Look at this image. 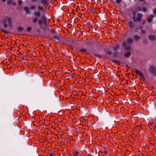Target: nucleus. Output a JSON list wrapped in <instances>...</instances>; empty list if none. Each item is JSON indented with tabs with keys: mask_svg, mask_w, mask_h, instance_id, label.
Masks as SVG:
<instances>
[{
	"mask_svg": "<svg viewBox=\"0 0 156 156\" xmlns=\"http://www.w3.org/2000/svg\"><path fill=\"white\" fill-rule=\"evenodd\" d=\"M34 17L32 18V22L34 23H36L38 22L39 25L41 26L43 24L45 26L48 25L47 19L45 16H42L41 17V20H39L38 18L41 16V13L40 11H37L34 12L33 14Z\"/></svg>",
	"mask_w": 156,
	"mask_h": 156,
	"instance_id": "nucleus-1",
	"label": "nucleus"
},
{
	"mask_svg": "<svg viewBox=\"0 0 156 156\" xmlns=\"http://www.w3.org/2000/svg\"><path fill=\"white\" fill-rule=\"evenodd\" d=\"M132 17L133 20L135 23L140 22L142 20L143 14L141 13H138L136 14L135 11L133 12Z\"/></svg>",
	"mask_w": 156,
	"mask_h": 156,
	"instance_id": "nucleus-2",
	"label": "nucleus"
},
{
	"mask_svg": "<svg viewBox=\"0 0 156 156\" xmlns=\"http://www.w3.org/2000/svg\"><path fill=\"white\" fill-rule=\"evenodd\" d=\"M3 27L4 28H6L9 26L10 27L12 26V19L9 17H7L4 19L3 22Z\"/></svg>",
	"mask_w": 156,
	"mask_h": 156,
	"instance_id": "nucleus-3",
	"label": "nucleus"
},
{
	"mask_svg": "<svg viewBox=\"0 0 156 156\" xmlns=\"http://www.w3.org/2000/svg\"><path fill=\"white\" fill-rule=\"evenodd\" d=\"M149 71L152 74L156 76V68L152 66H150L149 68Z\"/></svg>",
	"mask_w": 156,
	"mask_h": 156,
	"instance_id": "nucleus-4",
	"label": "nucleus"
},
{
	"mask_svg": "<svg viewBox=\"0 0 156 156\" xmlns=\"http://www.w3.org/2000/svg\"><path fill=\"white\" fill-rule=\"evenodd\" d=\"M127 43L126 41H124L122 42V45L123 47L124 48L125 51H129L130 49V47L127 45Z\"/></svg>",
	"mask_w": 156,
	"mask_h": 156,
	"instance_id": "nucleus-5",
	"label": "nucleus"
},
{
	"mask_svg": "<svg viewBox=\"0 0 156 156\" xmlns=\"http://www.w3.org/2000/svg\"><path fill=\"white\" fill-rule=\"evenodd\" d=\"M60 34H59L57 33V34H55L51 37V39L54 41H58L60 39Z\"/></svg>",
	"mask_w": 156,
	"mask_h": 156,
	"instance_id": "nucleus-6",
	"label": "nucleus"
},
{
	"mask_svg": "<svg viewBox=\"0 0 156 156\" xmlns=\"http://www.w3.org/2000/svg\"><path fill=\"white\" fill-rule=\"evenodd\" d=\"M126 24L130 29L133 28L135 26V23L131 20L128 22Z\"/></svg>",
	"mask_w": 156,
	"mask_h": 156,
	"instance_id": "nucleus-7",
	"label": "nucleus"
},
{
	"mask_svg": "<svg viewBox=\"0 0 156 156\" xmlns=\"http://www.w3.org/2000/svg\"><path fill=\"white\" fill-rule=\"evenodd\" d=\"M154 17V16L153 15H151L146 18V20L148 23H151L152 22V19Z\"/></svg>",
	"mask_w": 156,
	"mask_h": 156,
	"instance_id": "nucleus-8",
	"label": "nucleus"
},
{
	"mask_svg": "<svg viewBox=\"0 0 156 156\" xmlns=\"http://www.w3.org/2000/svg\"><path fill=\"white\" fill-rule=\"evenodd\" d=\"M134 40L130 37H128L126 39V41L129 44H131L133 43Z\"/></svg>",
	"mask_w": 156,
	"mask_h": 156,
	"instance_id": "nucleus-9",
	"label": "nucleus"
},
{
	"mask_svg": "<svg viewBox=\"0 0 156 156\" xmlns=\"http://www.w3.org/2000/svg\"><path fill=\"white\" fill-rule=\"evenodd\" d=\"M136 71L137 74H138L139 77H140L142 78H144V74L142 72L137 70H136Z\"/></svg>",
	"mask_w": 156,
	"mask_h": 156,
	"instance_id": "nucleus-10",
	"label": "nucleus"
},
{
	"mask_svg": "<svg viewBox=\"0 0 156 156\" xmlns=\"http://www.w3.org/2000/svg\"><path fill=\"white\" fill-rule=\"evenodd\" d=\"M148 38L151 41H154L155 39V36L153 35H149L148 37Z\"/></svg>",
	"mask_w": 156,
	"mask_h": 156,
	"instance_id": "nucleus-11",
	"label": "nucleus"
},
{
	"mask_svg": "<svg viewBox=\"0 0 156 156\" xmlns=\"http://www.w3.org/2000/svg\"><path fill=\"white\" fill-rule=\"evenodd\" d=\"M17 30L18 31H19L20 32H22L23 30L24 29L23 27L19 26L18 27H16Z\"/></svg>",
	"mask_w": 156,
	"mask_h": 156,
	"instance_id": "nucleus-12",
	"label": "nucleus"
},
{
	"mask_svg": "<svg viewBox=\"0 0 156 156\" xmlns=\"http://www.w3.org/2000/svg\"><path fill=\"white\" fill-rule=\"evenodd\" d=\"M79 52H82L85 53H87V49L86 48H81L79 49Z\"/></svg>",
	"mask_w": 156,
	"mask_h": 156,
	"instance_id": "nucleus-13",
	"label": "nucleus"
},
{
	"mask_svg": "<svg viewBox=\"0 0 156 156\" xmlns=\"http://www.w3.org/2000/svg\"><path fill=\"white\" fill-rule=\"evenodd\" d=\"M69 41V42L70 43V45L72 46H73L74 44V40H72L71 39H67Z\"/></svg>",
	"mask_w": 156,
	"mask_h": 156,
	"instance_id": "nucleus-14",
	"label": "nucleus"
},
{
	"mask_svg": "<svg viewBox=\"0 0 156 156\" xmlns=\"http://www.w3.org/2000/svg\"><path fill=\"white\" fill-rule=\"evenodd\" d=\"M92 41H89L88 40H87L85 41V44L87 45H91L92 44Z\"/></svg>",
	"mask_w": 156,
	"mask_h": 156,
	"instance_id": "nucleus-15",
	"label": "nucleus"
},
{
	"mask_svg": "<svg viewBox=\"0 0 156 156\" xmlns=\"http://www.w3.org/2000/svg\"><path fill=\"white\" fill-rule=\"evenodd\" d=\"M130 55L131 53L130 52L128 51L124 54V56L126 58H128L130 56Z\"/></svg>",
	"mask_w": 156,
	"mask_h": 156,
	"instance_id": "nucleus-16",
	"label": "nucleus"
},
{
	"mask_svg": "<svg viewBox=\"0 0 156 156\" xmlns=\"http://www.w3.org/2000/svg\"><path fill=\"white\" fill-rule=\"evenodd\" d=\"M112 62H113L116 64H117L118 65H119L120 64V62L119 61L117 60H114L113 59L112 61Z\"/></svg>",
	"mask_w": 156,
	"mask_h": 156,
	"instance_id": "nucleus-17",
	"label": "nucleus"
},
{
	"mask_svg": "<svg viewBox=\"0 0 156 156\" xmlns=\"http://www.w3.org/2000/svg\"><path fill=\"white\" fill-rule=\"evenodd\" d=\"M119 47V44H116L115 46L113 47L112 48L113 49L115 50H116Z\"/></svg>",
	"mask_w": 156,
	"mask_h": 156,
	"instance_id": "nucleus-18",
	"label": "nucleus"
},
{
	"mask_svg": "<svg viewBox=\"0 0 156 156\" xmlns=\"http://www.w3.org/2000/svg\"><path fill=\"white\" fill-rule=\"evenodd\" d=\"M133 37L136 41H137L140 38V37L137 35H134Z\"/></svg>",
	"mask_w": 156,
	"mask_h": 156,
	"instance_id": "nucleus-19",
	"label": "nucleus"
},
{
	"mask_svg": "<svg viewBox=\"0 0 156 156\" xmlns=\"http://www.w3.org/2000/svg\"><path fill=\"white\" fill-rule=\"evenodd\" d=\"M67 39H69V38H66L65 39V42H64V44H68L70 45V43L69 42V41Z\"/></svg>",
	"mask_w": 156,
	"mask_h": 156,
	"instance_id": "nucleus-20",
	"label": "nucleus"
},
{
	"mask_svg": "<svg viewBox=\"0 0 156 156\" xmlns=\"http://www.w3.org/2000/svg\"><path fill=\"white\" fill-rule=\"evenodd\" d=\"M24 10L25 11L26 14H28L30 13L29 11V8L27 7H25L24 8Z\"/></svg>",
	"mask_w": 156,
	"mask_h": 156,
	"instance_id": "nucleus-21",
	"label": "nucleus"
},
{
	"mask_svg": "<svg viewBox=\"0 0 156 156\" xmlns=\"http://www.w3.org/2000/svg\"><path fill=\"white\" fill-rule=\"evenodd\" d=\"M37 8L38 10L41 11L42 12H43L44 10L42 7L41 5H38L37 6Z\"/></svg>",
	"mask_w": 156,
	"mask_h": 156,
	"instance_id": "nucleus-22",
	"label": "nucleus"
},
{
	"mask_svg": "<svg viewBox=\"0 0 156 156\" xmlns=\"http://www.w3.org/2000/svg\"><path fill=\"white\" fill-rule=\"evenodd\" d=\"M92 56H95V57H97L99 58H101L102 57V56L101 55H98L96 54H94L92 55Z\"/></svg>",
	"mask_w": 156,
	"mask_h": 156,
	"instance_id": "nucleus-23",
	"label": "nucleus"
},
{
	"mask_svg": "<svg viewBox=\"0 0 156 156\" xmlns=\"http://www.w3.org/2000/svg\"><path fill=\"white\" fill-rule=\"evenodd\" d=\"M1 31H2L3 32L5 33V34H8L9 33V32H8V31H6V30H3V29H1L0 30Z\"/></svg>",
	"mask_w": 156,
	"mask_h": 156,
	"instance_id": "nucleus-24",
	"label": "nucleus"
},
{
	"mask_svg": "<svg viewBox=\"0 0 156 156\" xmlns=\"http://www.w3.org/2000/svg\"><path fill=\"white\" fill-rule=\"evenodd\" d=\"M32 29V28L31 27H28L27 28V30L28 32L30 31Z\"/></svg>",
	"mask_w": 156,
	"mask_h": 156,
	"instance_id": "nucleus-25",
	"label": "nucleus"
},
{
	"mask_svg": "<svg viewBox=\"0 0 156 156\" xmlns=\"http://www.w3.org/2000/svg\"><path fill=\"white\" fill-rule=\"evenodd\" d=\"M79 154L78 151H75L73 154V156H77V154Z\"/></svg>",
	"mask_w": 156,
	"mask_h": 156,
	"instance_id": "nucleus-26",
	"label": "nucleus"
},
{
	"mask_svg": "<svg viewBox=\"0 0 156 156\" xmlns=\"http://www.w3.org/2000/svg\"><path fill=\"white\" fill-rule=\"evenodd\" d=\"M146 20L145 19H144L142 21V24L143 25H144L146 23Z\"/></svg>",
	"mask_w": 156,
	"mask_h": 156,
	"instance_id": "nucleus-27",
	"label": "nucleus"
},
{
	"mask_svg": "<svg viewBox=\"0 0 156 156\" xmlns=\"http://www.w3.org/2000/svg\"><path fill=\"white\" fill-rule=\"evenodd\" d=\"M12 0H8L7 1V4L8 5H10L12 3Z\"/></svg>",
	"mask_w": 156,
	"mask_h": 156,
	"instance_id": "nucleus-28",
	"label": "nucleus"
},
{
	"mask_svg": "<svg viewBox=\"0 0 156 156\" xmlns=\"http://www.w3.org/2000/svg\"><path fill=\"white\" fill-rule=\"evenodd\" d=\"M19 5H21L22 3V1L21 0H19L18 1Z\"/></svg>",
	"mask_w": 156,
	"mask_h": 156,
	"instance_id": "nucleus-29",
	"label": "nucleus"
},
{
	"mask_svg": "<svg viewBox=\"0 0 156 156\" xmlns=\"http://www.w3.org/2000/svg\"><path fill=\"white\" fill-rule=\"evenodd\" d=\"M141 33L143 34H144L146 33V31L144 30H141Z\"/></svg>",
	"mask_w": 156,
	"mask_h": 156,
	"instance_id": "nucleus-30",
	"label": "nucleus"
},
{
	"mask_svg": "<svg viewBox=\"0 0 156 156\" xmlns=\"http://www.w3.org/2000/svg\"><path fill=\"white\" fill-rule=\"evenodd\" d=\"M121 1V0H116V2L117 4H120Z\"/></svg>",
	"mask_w": 156,
	"mask_h": 156,
	"instance_id": "nucleus-31",
	"label": "nucleus"
},
{
	"mask_svg": "<svg viewBox=\"0 0 156 156\" xmlns=\"http://www.w3.org/2000/svg\"><path fill=\"white\" fill-rule=\"evenodd\" d=\"M35 6L34 5L30 7V9H35Z\"/></svg>",
	"mask_w": 156,
	"mask_h": 156,
	"instance_id": "nucleus-32",
	"label": "nucleus"
},
{
	"mask_svg": "<svg viewBox=\"0 0 156 156\" xmlns=\"http://www.w3.org/2000/svg\"><path fill=\"white\" fill-rule=\"evenodd\" d=\"M51 32L53 34H54L55 33V30H54L53 29H52L51 30Z\"/></svg>",
	"mask_w": 156,
	"mask_h": 156,
	"instance_id": "nucleus-33",
	"label": "nucleus"
},
{
	"mask_svg": "<svg viewBox=\"0 0 156 156\" xmlns=\"http://www.w3.org/2000/svg\"><path fill=\"white\" fill-rule=\"evenodd\" d=\"M143 43L144 44H146L147 43V41L146 40H145L143 41Z\"/></svg>",
	"mask_w": 156,
	"mask_h": 156,
	"instance_id": "nucleus-34",
	"label": "nucleus"
},
{
	"mask_svg": "<svg viewBox=\"0 0 156 156\" xmlns=\"http://www.w3.org/2000/svg\"><path fill=\"white\" fill-rule=\"evenodd\" d=\"M49 156H55L54 154L53 153H51L49 154Z\"/></svg>",
	"mask_w": 156,
	"mask_h": 156,
	"instance_id": "nucleus-35",
	"label": "nucleus"
},
{
	"mask_svg": "<svg viewBox=\"0 0 156 156\" xmlns=\"http://www.w3.org/2000/svg\"><path fill=\"white\" fill-rule=\"evenodd\" d=\"M13 6H15L16 5V3L15 2H12V3Z\"/></svg>",
	"mask_w": 156,
	"mask_h": 156,
	"instance_id": "nucleus-36",
	"label": "nucleus"
},
{
	"mask_svg": "<svg viewBox=\"0 0 156 156\" xmlns=\"http://www.w3.org/2000/svg\"><path fill=\"white\" fill-rule=\"evenodd\" d=\"M107 54L111 55L112 54V52L111 51H108L107 53Z\"/></svg>",
	"mask_w": 156,
	"mask_h": 156,
	"instance_id": "nucleus-37",
	"label": "nucleus"
},
{
	"mask_svg": "<svg viewBox=\"0 0 156 156\" xmlns=\"http://www.w3.org/2000/svg\"><path fill=\"white\" fill-rule=\"evenodd\" d=\"M154 14L156 15V8L154 9Z\"/></svg>",
	"mask_w": 156,
	"mask_h": 156,
	"instance_id": "nucleus-38",
	"label": "nucleus"
},
{
	"mask_svg": "<svg viewBox=\"0 0 156 156\" xmlns=\"http://www.w3.org/2000/svg\"><path fill=\"white\" fill-rule=\"evenodd\" d=\"M142 28V26H140V27H138V28L141 29Z\"/></svg>",
	"mask_w": 156,
	"mask_h": 156,
	"instance_id": "nucleus-39",
	"label": "nucleus"
},
{
	"mask_svg": "<svg viewBox=\"0 0 156 156\" xmlns=\"http://www.w3.org/2000/svg\"><path fill=\"white\" fill-rule=\"evenodd\" d=\"M114 56L115 57V56H116V52L114 53Z\"/></svg>",
	"mask_w": 156,
	"mask_h": 156,
	"instance_id": "nucleus-40",
	"label": "nucleus"
},
{
	"mask_svg": "<svg viewBox=\"0 0 156 156\" xmlns=\"http://www.w3.org/2000/svg\"><path fill=\"white\" fill-rule=\"evenodd\" d=\"M107 154V151H106L105 152V154Z\"/></svg>",
	"mask_w": 156,
	"mask_h": 156,
	"instance_id": "nucleus-41",
	"label": "nucleus"
},
{
	"mask_svg": "<svg viewBox=\"0 0 156 156\" xmlns=\"http://www.w3.org/2000/svg\"><path fill=\"white\" fill-rule=\"evenodd\" d=\"M2 1L3 2H5L6 1V0H2Z\"/></svg>",
	"mask_w": 156,
	"mask_h": 156,
	"instance_id": "nucleus-42",
	"label": "nucleus"
},
{
	"mask_svg": "<svg viewBox=\"0 0 156 156\" xmlns=\"http://www.w3.org/2000/svg\"><path fill=\"white\" fill-rule=\"evenodd\" d=\"M144 11L145 12L146 11V9L145 8L144 9Z\"/></svg>",
	"mask_w": 156,
	"mask_h": 156,
	"instance_id": "nucleus-43",
	"label": "nucleus"
},
{
	"mask_svg": "<svg viewBox=\"0 0 156 156\" xmlns=\"http://www.w3.org/2000/svg\"><path fill=\"white\" fill-rule=\"evenodd\" d=\"M153 124V123H151L150 124V125H151L152 126V124Z\"/></svg>",
	"mask_w": 156,
	"mask_h": 156,
	"instance_id": "nucleus-44",
	"label": "nucleus"
}]
</instances>
